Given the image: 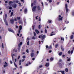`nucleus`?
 Wrapping results in <instances>:
<instances>
[{"instance_id":"nucleus-1","label":"nucleus","mask_w":74,"mask_h":74,"mask_svg":"<svg viewBox=\"0 0 74 74\" xmlns=\"http://www.w3.org/2000/svg\"><path fill=\"white\" fill-rule=\"evenodd\" d=\"M36 9L37 10V11H40L41 10V8H40V6L39 5L35 6L32 8V11L34 12H35L36 11Z\"/></svg>"},{"instance_id":"nucleus-2","label":"nucleus","mask_w":74,"mask_h":74,"mask_svg":"<svg viewBox=\"0 0 74 74\" xmlns=\"http://www.w3.org/2000/svg\"><path fill=\"white\" fill-rule=\"evenodd\" d=\"M22 45V42H20L19 44H18V51H19L20 50V49L21 48V45Z\"/></svg>"},{"instance_id":"nucleus-3","label":"nucleus","mask_w":74,"mask_h":74,"mask_svg":"<svg viewBox=\"0 0 74 74\" xmlns=\"http://www.w3.org/2000/svg\"><path fill=\"white\" fill-rule=\"evenodd\" d=\"M65 6L66 12V13H67V12H69V10L68 8H67V7H68V6H67V4H66L65 5Z\"/></svg>"},{"instance_id":"nucleus-4","label":"nucleus","mask_w":74,"mask_h":74,"mask_svg":"<svg viewBox=\"0 0 74 74\" xmlns=\"http://www.w3.org/2000/svg\"><path fill=\"white\" fill-rule=\"evenodd\" d=\"M8 30L9 31V32H12L13 33H14V31H13V30H12V29L10 28H8Z\"/></svg>"},{"instance_id":"nucleus-5","label":"nucleus","mask_w":74,"mask_h":74,"mask_svg":"<svg viewBox=\"0 0 74 74\" xmlns=\"http://www.w3.org/2000/svg\"><path fill=\"white\" fill-rule=\"evenodd\" d=\"M8 66V63H7V62H5V65H3L4 67H6L7 66Z\"/></svg>"},{"instance_id":"nucleus-6","label":"nucleus","mask_w":74,"mask_h":74,"mask_svg":"<svg viewBox=\"0 0 74 74\" xmlns=\"http://www.w3.org/2000/svg\"><path fill=\"white\" fill-rule=\"evenodd\" d=\"M16 6H17V5L15 3L13 4L12 5V7L15 8H16Z\"/></svg>"},{"instance_id":"nucleus-7","label":"nucleus","mask_w":74,"mask_h":74,"mask_svg":"<svg viewBox=\"0 0 74 74\" xmlns=\"http://www.w3.org/2000/svg\"><path fill=\"white\" fill-rule=\"evenodd\" d=\"M10 22L12 25H14V20L12 19H10Z\"/></svg>"},{"instance_id":"nucleus-8","label":"nucleus","mask_w":74,"mask_h":74,"mask_svg":"<svg viewBox=\"0 0 74 74\" xmlns=\"http://www.w3.org/2000/svg\"><path fill=\"white\" fill-rule=\"evenodd\" d=\"M45 66L46 67H49V62H47L46 63V64L45 65Z\"/></svg>"},{"instance_id":"nucleus-9","label":"nucleus","mask_w":74,"mask_h":74,"mask_svg":"<svg viewBox=\"0 0 74 74\" xmlns=\"http://www.w3.org/2000/svg\"><path fill=\"white\" fill-rule=\"evenodd\" d=\"M4 22L6 25V26H8V22H7V21H6V19L4 20Z\"/></svg>"},{"instance_id":"nucleus-10","label":"nucleus","mask_w":74,"mask_h":74,"mask_svg":"<svg viewBox=\"0 0 74 74\" xmlns=\"http://www.w3.org/2000/svg\"><path fill=\"white\" fill-rule=\"evenodd\" d=\"M12 3H13V2L12 1H9V5H10V6H11V5H12Z\"/></svg>"},{"instance_id":"nucleus-11","label":"nucleus","mask_w":74,"mask_h":74,"mask_svg":"<svg viewBox=\"0 0 74 74\" xmlns=\"http://www.w3.org/2000/svg\"><path fill=\"white\" fill-rule=\"evenodd\" d=\"M45 35H43L42 36V40H44V38H45Z\"/></svg>"},{"instance_id":"nucleus-12","label":"nucleus","mask_w":74,"mask_h":74,"mask_svg":"<svg viewBox=\"0 0 74 74\" xmlns=\"http://www.w3.org/2000/svg\"><path fill=\"white\" fill-rule=\"evenodd\" d=\"M18 23L19 24H22V23H23V22H22V20H20L18 21Z\"/></svg>"},{"instance_id":"nucleus-13","label":"nucleus","mask_w":74,"mask_h":74,"mask_svg":"<svg viewBox=\"0 0 74 74\" xmlns=\"http://www.w3.org/2000/svg\"><path fill=\"white\" fill-rule=\"evenodd\" d=\"M63 20V17H62L61 18H58V21H62Z\"/></svg>"},{"instance_id":"nucleus-14","label":"nucleus","mask_w":74,"mask_h":74,"mask_svg":"<svg viewBox=\"0 0 74 74\" xmlns=\"http://www.w3.org/2000/svg\"><path fill=\"white\" fill-rule=\"evenodd\" d=\"M35 31L36 32V33H37V34H39V33H40V32H39V31L37 30V29Z\"/></svg>"},{"instance_id":"nucleus-15","label":"nucleus","mask_w":74,"mask_h":74,"mask_svg":"<svg viewBox=\"0 0 74 74\" xmlns=\"http://www.w3.org/2000/svg\"><path fill=\"white\" fill-rule=\"evenodd\" d=\"M73 38H74V36H73V35H71V36H70L71 39H73Z\"/></svg>"},{"instance_id":"nucleus-16","label":"nucleus","mask_w":74,"mask_h":74,"mask_svg":"<svg viewBox=\"0 0 74 74\" xmlns=\"http://www.w3.org/2000/svg\"><path fill=\"white\" fill-rule=\"evenodd\" d=\"M53 33V32H52L50 34V36H53L54 35H55V34H52Z\"/></svg>"},{"instance_id":"nucleus-17","label":"nucleus","mask_w":74,"mask_h":74,"mask_svg":"<svg viewBox=\"0 0 74 74\" xmlns=\"http://www.w3.org/2000/svg\"><path fill=\"white\" fill-rule=\"evenodd\" d=\"M31 56L32 57H33V56H34V53H32L31 54Z\"/></svg>"},{"instance_id":"nucleus-18","label":"nucleus","mask_w":74,"mask_h":74,"mask_svg":"<svg viewBox=\"0 0 74 74\" xmlns=\"http://www.w3.org/2000/svg\"><path fill=\"white\" fill-rule=\"evenodd\" d=\"M51 22L52 21H51V20H49L47 21V23H51Z\"/></svg>"},{"instance_id":"nucleus-19","label":"nucleus","mask_w":74,"mask_h":74,"mask_svg":"<svg viewBox=\"0 0 74 74\" xmlns=\"http://www.w3.org/2000/svg\"><path fill=\"white\" fill-rule=\"evenodd\" d=\"M7 13H6L5 14V19H7Z\"/></svg>"},{"instance_id":"nucleus-20","label":"nucleus","mask_w":74,"mask_h":74,"mask_svg":"<svg viewBox=\"0 0 74 74\" xmlns=\"http://www.w3.org/2000/svg\"><path fill=\"white\" fill-rule=\"evenodd\" d=\"M14 64L16 68H18V67H17V65L15 63V62L14 61Z\"/></svg>"},{"instance_id":"nucleus-21","label":"nucleus","mask_w":74,"mask_h":74,"mask_svg":"<svg viewBox=\"0 0 74 74\" xmlns=\"http://www.w3.org/2000/svg\"><path fill=\"white\" fill-rule=\"evenodd\" d=\"M22 29V25H20L19 26V29L20 30H21Z\"/></svg>"},{"instance_id":"nucleus-22","label":"nucleus","mask_w":74,"mask_h":74,"mask_svg":"<svg viewBox=\"0 0 74 74\" xmlns=\"http://www.w3.org/2000/svg\"><path fill=\"white\" fill-rule=\"evenodd\" d=\"M27 11V9H25L24 10V12L25 14V13H26Z\"/></svg>"},{"instance_id":"nucleus-23","label":"nucleus","mask_w":74,"mask_h":74,"mask_svg":"<svg viewBox=\"0 0 74 74\" xmlns=\"http://www.w3.org/2000/svg\"><path fill=\"white\" fill-rule=\"evenodd\" d=\"M53 57H51L50 59V60L51 61H53Z\"/></svg>"},{"instance_id":"nucleus-24","label":"nucleus","mask_w":74,"mask_h":74,"mask_svg":"<svg viewBox=\"0 0 74 74\" xmlns=\"http://www.w3.org/2000/svg\"><path fill=\"white\" fill-rule=\"evenodd\" d=\"M58 55L60 56H62V52H60L59 53Z\"/></svg>"},{"instance_id":"nucleus-25","label":"nucleus","mask_w":74,"mask_h":74,"mask_svg":"<svg viewBox=\"0 0 74 74\" xmlns=\"http://www.w3.org/2000/svg\"><path fill=\"white\" fill-rule=\"evenodd\" d=\"M60 72H61L62 74H64V71H60Z\"/></svg>"},{"instance_id":"nucleus-26","label":"nucleus","mask_w":74,"mask_h":74,"mask_svg":"<svg viewBox=\"0 0 74 74\" xmlns=\"http://www.w3.org/2000/svg\"><path fill=\"white\" fill-rule=\"evenodd\" d=\"M68 69L67 68H66L65 69V71L66 72H68Z\"/></svg>"},{"instance_id":"nucleus-27","label":"nucleus","mask_w":74,"mask_h":74,"mask_svg":"<svg viewBox=\"0 0 74 74\" xmlns=\"http://www.w3.org/2000/svg\"><path fill=\"white\" fill-rule=\"evenodd\" d=\"M61 41H64V38L61 37Z\"/></svg>"},{"instance_id":"nucleus-28","label":"nucleus","mask_w":74,"mask_h":74,"mask_svg":"<svg viewBox=\"0 0 74 74\" xmlns=\"http://www.w3.org/2000/svg\"><path fill=\"white\" fill-rule=\"evenodd\" d=\"M16 18L17 20H20V19H21V18H20V17H17Z\"/></svg>"},{"instance_id":"nucleus-29","label":"nucleus","mask_w":74,"mask_h":74,"mask_svg":"<svg viewBox=\"0 0 74 74\" xmlns=\"http://www.w3.org/2000/svg\"><path fill=\"white\" fill-rule=\"evenodd\" d=\"M11 54H12V60H13V61H14V57H13V55H12V53Z\"/></svg>"},{"instance_id":"nucleus-30","label":"nucleus","mask_w":74,"mask_h":74,"mask_svg":"<svg viewBox=\"0 0 74 74\" xmlns=\"http://www.w3.org/2000/svg\"><path fill=\"white\" fill-rule=\"evenodd\" d=\"M61 49L62 51H64V49L62 47V46H61Z\"/></svg>"},{"instance_id":"nucleus-31","label":"nucleus","mask_w":74,"mask_h":74,"mask_svg":"<svg viewBox=\"0 0 74 74\" xmlns=\"http://www.w3.org/2000/svg\"><path fill=\"white\" fill-rule=\"evenodd\" d=\"M59 45H58V44H57V45H55V46H56V48H58V46Z\"/></svg>"},{"instance_id":"nucleus-32","label":"nucleus","mask_w":74,"mask_h":74,"mask_svg":"<svg viewBox=\"0 0 74 74\" xmlns=\"http://www.w3.org/2000/svg\"><path fill=\"white\" fill-rule=\"evenodd\" d=\"M34 25H33L32 26V29L33 30H34Z\"/></svg>"},{"instance_id":"nucleus-33","label":"nucleus","mask_w":74,"mask_h":74,"mask_svg":"<svg viewBox=\"0 0 74 74\" xmlns=\"http://www.w3.org/2000/svg\"><path fill=\"white\" fill-rule=\"evenodd\" d=\"M27 45H29V41H28L27 43Z\"/></svg>"},{"instance_id":"nucleus-34","label":"nucleus","mask_w":74,"mask_h":74,"mask_svg":"<svg viewBox=\"0 0 74 74\" xmlns=\"http://www.w3.org/2000/svg\"><path fill=\"white\" fill-rule=\"evenodd\" d=\"M2 48L3 49L4 48V45H3V43H2Z\"/></svg>"},{"instance_id":"nucleus-35","label":"nucleus","mask_w":74,"mask_h":74,"mask_svg":"<svg viewBox=\"0 0 74 74\" xmlns=\"http://www.w3.org/2000/svg\"><path fill=\"white\" fill-rule=\"evenodd\" d=\"M34 37H35L36 36V34L35 32H34Z\"/></svg>"},{"instance_id":"nucleus-36","label":"nucleus","mask_w":74,"mask_h":74,"mask_svg":"<svg viewBox=\"0 0 74 74\" xmlns=\"http://www.w3.org/2000/svg\"><path fill=\"white\" fill-rule=\"evenodd\" d=\"M23 59H25L26 58V56H23Z\"/></svg>"},{"instance_id":"nucleus-37","label":"nucleus","mask_w":74,"mask_h":74,"mask_svg":"<svg viewBox=\"0 0 74 74\" xmlns=\"http://www.w3.org/2000/svg\"><path fill=\"white\" fill-rule=\"evenodd\" d=\"M45 32L46 33H47V30L46 29L45 30Z\"/></svg>"},{"instance_id":"nucleus-38","label":"nucleus","mask_w":74,"mask_h":74,"mask_svg":"<svg viewBox=\"0 0 74 74\" xmlns=\"http://www.w3.org/2000/svg\"><path fill=\"white\" fill-rule=\"evenodd\" d=\"M13 20L14 21H17V20H16V18H14V19Z\"/></svg>"},{"instance_id":"nucleus-39","label":"nucleus","mask_w":74,"mask_h":74,"mask_svg":"<svg viewBox=\"0 0 74 74\" xmlns=\"http://www.w3.org/2000/svg\"><path fill=\"white\" fill-rule=\"evenodd\" d=\"M42 37V35H40L38 36V38H41V37Z\"/></svg>"},{"instance_id":"nucleus-40","label":"nucleus","mask_w":74,"mask_h":74,"mask_svg":"<svg viewBox=\"0 0 74 74\" xmlns=\"http://www.w3.org/2000/svg\"><path fill=\"white\" fill-rule=\"evenodd\" d=\"M13 14H14V13L13 12H12L11 13V16H12V15H13Z\"/></svg>"},{"instance_id":"nucleus-41","label":"nucleus","mask_w":74,"mask_h":74,"mask_svg":"<svg viewBox=\"0 0 74 74\" xmlns=\"http://www.w3.org/2000/svg\"><path fill=\"white\" fill-rule=\"evenodd\" d=\"M9 8L10 10H11V9H12V8L11 7V6H10V7H9Z\"/></svg>"},{"instance_id":"nucleus-42","label":"nucleus","mask_w":74,"mask_h":74,"mask_svg":"<svg viewBox=\"0 0 74 74\" xmlns=\"http://www.w3.org/2000/svg\"><path fill=\"white\" fill-rule=\"evenodd\" d=\"M26 51L27 53H29V49H27L26 50Z\"/></svg>"},{"instance_id":"nucleus-43","label":"nucleus","mask_w":74,"mask_h":74,"mask_svg":"<svg viewBox=\"0 0 74 74\" xmlns=\"http://www.w3.org/2000/svg\"><path fill=\"white\" fill-rule=\"evenodd\" d=\"M46 48L47 49V48H49V47H48V46L47 45L46 46Z\"/></svg>"},{"instance_id":"nucleus-44","label":"nucleus","mask_w":74,"mask_h":74,"mask_svg":"<svg viewBox=\"0 0 74 74\" xmlns=\"http://www.w3.org/2000/svg\"><path fill=\"white\" fill-rule=\"evenodd\" d=\"M32 39L33 40H35L36 39V38L34 37V36L32 37Z\"/></svg>"},{"instance_id":"nucleus-45","label":"nucleus","mask_w":74,"mask_h":74,"mask_svg":"<svg viewBox=\"0 0 74 74\" xmlns=\"http://www.w3.org/2000/svg\"><path fill=\"white\" fill-rule=\"evenodd\" d=\"M38 28L39 29H41V26L40 25H39Z\"/></svg>"},{"instance_id":"nucleus-46","label":"nucleus","mask_w":74,"mask_h":74,"mask_svg":"<svg viewBox=\"0 0 74 74\" xmlns=\"http://www.w3.org/2000/svg\"><path fill=\"white\" fill-rule=\"evenodd\" d=\"M21 0V2H22L23 3H24V0Z\"/></svg>"},{"instance_id":"nucleus-47","label":"nucleus","mask_w":74,"mask_h":74,"mask_svg":"<svg viewBox=\"0 0 74 74\" xmlns=\"http://www.w3.org/2000/svg\"><path fill=\"white\" fill-rule=\"evenodd\" d=\"M72 15H73V16H74V12H73L72 13Z\"/></svg>"},{"instance_id":"nucleus-48","label":"nucleus","mask_w":74,"mask_h":74,"mask_svg":"<svg viewBox=\"0 0 74 74\" xmlns=\"http://www.w3.org/2000/svg\"><path fill=\"white\" fill-rule=\"evenodd\" d=\"M71 52L70 51V50H69L68 52V53L69 54Z\"/></svg>"},{"instance_id":"nucleus-49","label":"nucleus","mask_w":74,"mask_h":74,"mask_svg":"<svg viewBox=\"0 0 74 74\" xmlns=\"http://www.w3.org/2000/svg\"><path fill=\"white\" fill-rule=\"evenodd\" d=\"M49 48L50 49H52V47H51V46H50L49 47Z\"/></svg>"},{"instance_id":"nucleus-50","label":"nucleus","mask_w":74,"mask_h":74,"mask_svg":"<svg viewBox=\"0 0 74 74\" xmlns=\"http://www.w3.org/2000/svg\"><path fill=\"white\" fill-rule=\"evenodd\" d=\"M18 2H19V1H15V3H18Z\"/></svg>"},{"instance_id":"nucleus-51","label":"nucleus","mask_w":74,"mask_h":74,"mask_svg":"<svg viewBox=\"0 0 74 74\" xmlns=\"http://www.w3.org/2000/svg\"><path fill=\"white\" fill-rule=\"evenodd\" d=\"M41 4L42 5V7H44V4L42 2H41Z\"/></svg>"},{"instance_id":"nucleus-52","label":"nucleus","mask_w":74,"mask_h":74,"mask_svg":"<svg viewBox=\"0 0 74 74\" xmlns=\"http://www.w3.org/2000/svg\"><path fill=\"white\" fill-rule=\"evenodd\" d=\"M21 30H20V29H19V30H18V33H19V34L20 33V32H21Z\"/></svg>"},{"instance_id":"nucleus-53","label":"nucleus","mask_w":74,"mask_h":74,"mask_svg":"<svg viewBox=\"0 0 74 74\" xmlns=\"http://www.w3.org/2000/svg\"><path fill=\"white\" fill-rule=\"evenodd\" d=\"M31 7H33V3H32V4H31Z\"/></svg>"},{"instance_id":"nucleus-54","label":"nucleus","mask_w":74,"mask_h":74,"mask_svg":"<svg viewBox=\"0 0 74 74\" xmlns=\"http://www.w3.org/2000/svg\"><path fill=\"white\" fill-rule=\"evenodd\" d=\"M70 58H69L68 59L67 61H70Z\"/></svg>"},{"instance_id":"nucleus-55","label":"nucleus","mask_w":74,"mask_h":74,"mask_svg":"<svg viewBox=\"0 0 74 74\" xmlns=\"http://www.w3.org/2000/svg\"><path fill=\"white\" fill-rule=\"evenodd\" d=\"M71 64V63L70 62V63L68 64V66H70V65Z\"/></svg>"},{"instance_id":"nucleus-56","label":"nucleus","mask_w":74,"mask_h":74,"mask_svg":"<svg viewBox=\"0 0 74 74\" xmlns=\"http://www.w3.org/2000/svg\"><path fill=\"white\" fill-rule=\"evenodd\" d=\"M73 53V50H72L71 51V54H72V53Z\"/></svg>"},{"instance_id":"nucleus-57","label":"nucleus","mask_w":74,"mask_h":74,"mask_svg":"<svg viewBox=\"0 0 74 74\" xmlns=\"http://www.w3.org/2000/svg\"><path fill=\"white\" fill-rule=\"evenodd\" d=\"M40 68H41V67H42V65H40L39 66Z\"/></svg>"},{"instance_id":"nucleus-58","label":"nucleus","mask_w":74,"mask_h":74,"mask_svg":"<svg viewBox=\"0 0 74 74\" xmlns=\"http://www.w3.org/2000/svg\"><path fill=\"white\" fill-rule=\"evenodd\" d=\"M20 58V56H19L18 58V59H19Z\"/></svg>"},{"instance_id":"nucleus-59","label":"nucleus","mask_w":74,"mask_h":74,"mask_svg":"<svg viewBox=\"0 0 74 74\" xmlns=\"http://www.w3.org/2000/svg\"><path fill=\"white\" fill-rule=\"evenodd\" d=\"M29 38H27V41H29Z\"/></svg>"},{"instance_id":"nucleus-60","label":"nucleus","mask_w":74,"mask_h":74,"mask_svg":"<svg viewBox=\"0 0 74 74\" xmlns=\"http://www.w3.org/2000/svg\"><path fill=\"white\" fill-rule=\"evenodd\" d=\"M49 3H52V0H49Z\"/></svg>"},{"instance_id":"nucleus-61","label":"nucleus","mask_w":74,"mask_h":74,"mask_svg":"<svg viewBox=\"0 0 74 74\" xmlns=\"http://www.w3.org/2000/svg\"><path fill=\"white\" fill-rule=\"evenodd\" d=\"M38 17V16H36V18L37 19H37H38V18H37Z\"/></svg>"},{"instance_id":"nucleus-62","label":"nucleus","mask_w":74,"mask_h":74,"mask_svg":"<svg viewBox=\"0 0 74 74\" xmlns=\"http://www.w3.org/2000/svg\"><path fill=\"white\" fill-rule=\"evenodd\" d=\"M29 66L28 64H27L25 65V66Z\"/></svg>"},{"instance_id":"nucleus-63","label":"nucleus","mask_w":74,"mask_h":74,"mask_svg":"<svg viewBox=\"0 0 74 74\" xmlns=\"http://www.w3.org/2000/svg\"><path fill=\"white\" fill-rule=\"evenodd\" d=\"M69 23V21H67L66 22V24H67Z\"/></svg>"},{"instance_id":"nucleus-64","label":"nucleus","mask_w":74,"mask_h":74,"mask_svg":"<svg viewBox=\"0 0 74 74\" xmlns=\"http://www.w3.org/2000/svg\"><path fill=\"white\" fill-rule=\"evenodd\" d=\"M62 62V60L60 59L59 60V62Z\"/></svg>"}]
</instances>
